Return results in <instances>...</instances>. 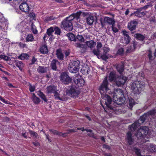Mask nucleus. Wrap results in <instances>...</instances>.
<instances>
[{
	"label": "nucleus",
	"instance_id": "18",
	"mask_svg": "<svg viewBox=\"0 0 156 156\" xmlns=\"http://www.w3.org/2000/svg\"><path fill=\"white\" fill-rule=\"evenodd\" d=\"M81 72L83 75H87L90 72L89 66L87 64H84L81 68Z\"/></svg>",
	"mask_w": 156,
	"mask_h": 156
},
{
	"label": "nucleus",
	"instance_id": "42",
	"mask_svg": "<svg viewBox=\"0 0 156 156\" xmlns=\"http://www.w3.org/2000/svg\"><path fill=\"white\" fill-rule=\"evenodd\" d=\"M49 131L55 135H58L59 136L62 135L63 136V134H62L61 133H58V131L56 130L49 129Z\"/></svg>",
	"mask_w": 156,
	"mask_h": 156
},
{
	"label": "nucleus",
	"instance_id": "1",
	"mask_svg": "<svg viewBox=\"0 0 156 156\" xmlns=\"http://www.w3.org/2000/svg\"><path fill=\"white\" fill-rule=\"evenodd\" d=\"M108 86V82L107 80V77L106 76L99 88L101 94L103 96L105 95L101 100V101L105 103L106 106L110 109H113V107L111 105L112 101L111 98L108 95L105 94L109 89Z\"/></svg>",
	"mask_w": 156,
	"mask_h": 156
},
{
	"label": "nucleus",
	"instance_id": "13",
	"mask_svg": "<svg viewBox=\"0 0 156 156\" xmlns=\"http://www.w3.org/2000/svg\"><path fill=\"white\" fill-rule=\"evenodd\" d=\"M54 32V30L53 27H51L50 28L48 29L46 34L44 35L43 37L44 40L45 41L46 38H47L46 40L48 39V38L47 37L48 36L50 37L49 40L52 39L53 36L52 33H53Z\"/></svg>",
	"mask_w": 156,
	"mask_h": 156
},
{
	"label": "nucleus",
	"instance_id": "64",
	"mask_svg": "<svg viewBox=\"0 0 156 156\" xmlns=\"http://www.w3.org/2000/svg\"><path fill=\"white\" fill-rule=\"evenodd\" d=\"M156 38V33H154L151 35V38L154 39Z\"/></svg>",
	"mask_w": 156,
	"mask_h": 156
},
{
	"label": "nucleus",
	"instance_id": "17",
	"mask_svg": "<svg viewBox=\"0 0 156 156\" xmlns=\"http://www.w3.org/2000/svg\"><path fill=\"white\" fill-rule=\"evenodd\" d=\"M146 13V11L145 10H143L141 8L137 9L136 11L134 12V15L135 16L140 17L145 15Z\"/></svg>",
	"mask_w": 156,
	"mask_h": 156
},
{
	"label": "nucleus",
	"instance_id": "54",
	"mask_svg": "<svg viewBox=\"0 0 156 156\" xmlns=\"http://www.w3.org/2000/svg\"><path fill=\"white\" fill-rule=\"evenodd\" d=\"M124 50L123 48H119L117 51V53L119 55H122L124 52Z\"/></svg>",
	"mask_w": 156,
	"mask_h": 156
},
{
	"label": "nucleus",
	"instance_id": "6",
	"mask_svg": "<svg viewBox=\"0 0 156 156\" xmlns=\"http://www.w3.org/2000/svg\"><path fill=\"white\" fill-rule=\"evenodd\" d=\"M155 114H156V111L155 109H152L149 111L147 113H144L140 117V119L138 120V122H140L142 124L148 118L150 115L152 116Z\"/></svg>",
	"mask_w": 156,
	"mask_h": 156
},
{
	"label": "nucleus",
	"instance_id": "58",
	"mask_svg": "<svg viewBox=\"0 0 156 156\" xmlns=\"http://www.w3.org/2000/svg\"><path fill=\"white\" fill-rule=\"evenodd\" d=\"M102 45L101 42H98L97 46V49L100 50V48L102 47Z\"/></svg>",
	"mask_w": 156,
	"mask_h": 156
},
{
	"label": "nucleus",
	"instance_id": "33",
	"mask_svg": "<svg viewBox=\"0 0 156 156\" xmlns=\"http://www.w3.org/2000/svg\"><path fill=\"white\" fill-rule=\"evenodd\" d=\"M86 44L87 46L91 49L94 47L96 45V43L93 41H87Z\"/></svg>",
	"mask_w": 156,
	"mask_h": 156
},
{
	"label": "nucleus",
	"instance_id": "4",
	"mask_svg": "<svg viewBox=\"0 0 156 156\" xmlns=\"http://www.w3.org/2000/svg\"><path fill=\"white\" fill-rule=\"evenodd\" d=\"M144 84L143 82L136 81L132 84L131 88L134 93L139 94L141 91V89L144 87Z\"/></svg>",
	"mask_w": 156,
	"mask_h": 156
},
{
	"label": "nucleus",
	"instance_id": "40",
	"mask_svg": "<svg viewBox=\"0 0 156 156\" xmlns=\"http://www.w3.org/2000/svg\"><path fill=\"white\" fill-rule=\"evenodd\" d=\"M146 55L148 56L150 61L152 60L153 56L152 55V52L150 50H149L147 52Z\"/></svg>",
	"mask_w": 156,
	"mask_h": 156
},
{
	"label": "nucleus",
	"instance_id": "36",
	"mask_svg": "<svg viewBox=\"0 0 156 156\" xmlns=\"http://www.w3.org/2000/svg\"><path fill=\"white\" fill-rule=\"evenodd\" d=\"M58 91V90H56L53 93L55 97V98L56 99L60 101H63L62 98L60 97V94L57 92V91Z\"/></svg>",
	"mask_w": 156,
	"mask_h": 156
},
{
	"label": "nucleus",
	"instance_id": "29",
	"mask_svg": "<svg viewBox=\"0 0 156 156\" xmlns=\"http://www.w3.org/2000/svg\"><path fill=\"white\" fill-rule=\"evenodd\" d=\"M116 68L118 71L121 74L124 70V65L123 63L121 64L117 65Z\"/></svg>",
	"mask_w": 156,
	"mask_h": 156
},
{
	"label": "nucleus",
	"instance_id": "60",
	"mask_svg": "<svg viewBox=\"0 0 156 156\" xmlns=\"http://www.w3.org/2000/svg\"><path fill=\"white\" fill-rule=\"evenodd\" d=\"M138 77H141L140 79H142V78H144V73L142 72H141L139 73L138 75Z\"/></svg>",
	"mask_w": 156,
	"mask_h": 156
},
{
	"label": "nucleus",
	"instance_id": "38",
	"mask_svg": "<svg viewBox=\"0 0 156 156\" xmlns=\"http://www.w3.org/2000/svg\"><path fill=\"white\" fill-rule=\"evenodd\" d=\"M80 62L79 60H77L76 61H73L71 62V64L73 66L76 68H78V69L80 68Z\"/></svg>",
	"mask_w": 156,
	"mask_h": 156
},
{
	"label": "nucleus",
	"instance_id": "5",
	"mask_svg": "<svg viewBox=\"0 0 156 156\" xmlns=\"http://www.w3.org/2000/svg\"><path fill=\"white\" fill-rule=\"evenodd\" d=\"M66 93L69 96L73 97L77 96L80 93L77 88L74 85L70 86L69 89L66 91Z\"/></svg>",
	"mask_w": 156,
	"mask_h": 156
},
{
	"label": "nucleus",
	"instance_id": "49",
	"mask_svg": "<svg viewBox=\"0 0 156 156\" xmlns=\"http://www.w3.org/2000/svg\"><path fill=\"white\" fill-rule=\"evenodd\" d=\"M108 54L103 53V54L101 55V57L102 59L106 60L108 58Z\"/></svg>",
	"mask_w": 156,
	"mask_h": 156
},
{
	"label": "nucleus",
	"instance_id": "52",
	"mask_svg": "<svg viewBox=\"0 0 156 156\" xmlns=\"http://www.w3.org/2000/svg\"><path fill=\"white\" fill-rule=\"evenodd\" d=\"M135 153L137 156H143L141 154L140 152V150L137 148H135Z\"/></svg>",
	"mask_w": 156,
	"mask_h": 156
},
{
	"label": "nucleus",
	"instance_id": "7",
	"mask_svg": "<svg viewBox=\"0 0 156 156\" xmlns=\"http://www.w3.org/2000/svg\"><path fill=\"white\" fill-rule=\"evenodd\" d=\"M60 80L64 84H68L71 81V79L66 73H63L60 76Z\"/></svg>",
	"mask_w": 156,
	"mask_h": 156
},
{
	"label": "nucleus",
	"instance_id": "8",
	"mask_svg": "<svg viewBox=\"0 0 156 156\" xmlns=\"http://www.w3.org/2000/svg\"><path fill=\"white\" fill-rule=\"evenodd\" d=\"M122 33L124 37L121 40V42L123 44H127L129 42L130 40L129 36V33L125 30H124L122 31Z\"/></svg>",
	"mask_w": 156,
	"mask_h": 156
},
{
	"label": "nucleus",
	"instance_id": "26",
	"mask_svg": "<svg viewBox=\"0 0 156 156\" xmlns=\"http://www.w3.org/2000/svg\"><path fill=\"white\" fill-rule=\"evenodd\" d=\"M59 63V62L57 60L54 59L51 62V68L52 69L54 70H56L57 67L56 64L57 63Z\"/></svg>",
	"mask_w": 156,
	"mask_h": 156
},
{
	"label": "nucleus",
	"instance_id": "51",
	"mask_svg": "<svg viewBox=\"0 0 156 156\" xmlns=\"http://www.w3.org/2000/svg\"><path fill=\"white\" fill-rule=\"evenodd\" d=\"M76 39V41H77V40H78L81 42H83L84 40V38L82 36L79 35L77 36Z\"/></svg>",
	"mask_w": 156,
	"mask_h": 156
},
{
	"label": "nucleus",
	"instance_id": "56",
	"mask_svg": "<svg viewBox=\"0 0 156 156\" xmlns=\"http://www.w3.org/2000/svg\"><path fill=\"white\" fill-rule=\"evenodd\" d=\"M114 24H113L112 25V30L113 32H114V33L117 32H118V30L117 28L114 27Z\"/></svg>",
	"mask_w": 156,
	"mask_h": 156
},
{
	"label": "nucleus",
	"instance_id": "30",
	"mask_svg": "<svg viewBox=\"0 0 156 156\" xmlns=\"http://www.w3.org/2000/svg\"><path fill=\"white\" fill-rule=\"evenodd\" d=\"M134 37L140 41H143L145 38L144 36L139 33L134 34Z\"/></svg>",
	"mask_w": 156,
	"mask_h": 156
},
{
	"label": "nucleus",
	"instance_id": "37",
	"mask_svg": "<svg viewBox=\"0 0 156 156\" xmlns=\"http://www.w3.org/2000/svg\"><path fill=\"white\" fill-rule=\"evenodd\" d=\"M16 66L18 67L19 69L21 70L22 69L23 67V64L21 61L16 60Z\"/></svg>",
	"mask_w": 156,
	"mask_h": 156
},
{
	"label": "nucleus",
	"instance_id": "3",
	"mask_svg": "<svg viewBox=\"0 0 156 156\" xmlns=\"http://www.w3.org/2000/svg\"><path fill=\"white\" fill-rule=\"evenodd\" d=\"M152 133H153V131L149 130L147 127L144 126L138 130L137 134L140 137H144V136L152 137L154 136V134H152Z\"/></svg>",
	"mask_w": 156,
	"mask_h": 156
},
{
	"label": "nucleus",
	"instance_id": "31",
	"mask_svg": "<svg viewBox=\"0 0 156 156\" xmlns=\"http://www.w3.org/2000/svg\"><path fill=\"white\" fill-rule=\"evenodd\" d=\"M37 94L45 102H47L48 99L43 92L40 91H38L37 92Z\"/></svg>",
	"mask_w": 156,
	"mask_h": 156
},
{
	"label": "nucleus",
	"instance_id": "27",
	"mask_svg": "<svg viewBox=\"0 0 156 156\" xmlns=\"http://www.w3.org/2000/svg\"><path fill=\"white\" fill-rule=\"evenodd\" d=\"M119 95L123 96V90L122 89L118 88L115 90L113 96H119Z\"/></svg>",
	"mask_w": 156,
	"mask_h": 156
},
{
	"label": "nucleus",
	"instance_id": "57",
	"mask_svg": "<svg viewBox=\"0 0 156 156\" xmlns=\"http://www.w3.org/2000/svg\"><path fill=\"white\" fill-rule=\"evenodd\" d=\"M150 147L151 148V152H155L156 151V145H151Z\"/></svg>",
	"mask_w": 156,
	"mask_h": 156
},
{
	"label": "nucleus",
	"instance_id": "44",
	"mask_svg": "<svg viewBox=\"0 0 156 156\" xmlns=\"http://www.w3.org/2000/svg\"><path fill=\"white\" fill-rule=\"evenodd\" d=\"M33 102L36 104H38L40 102V99L39 98L37 97H35L34 98H32Z\"/></svg>",
	"mask_w": 156,
	"mask_h": 156
},
{
	"label": "nucleus",
	"instance_id": "9",
	"mask_svg": "<svg viewBox=\"0 0 156 156\" xmlns=\"http://www.w3.org/2000/svg\"><path fill=\"white\" fill-rule=\"evenodd\" d=\"M127 79V78L126 76H120L116 78L115 80L116 85L118 87H119L124 85Z\"/></svg>",
	"mask_w": 156,
	"mask_h": 156
},
{
	"label": "nucleus",
	"instance_id": "48",
	"mask_svg": "<svg viewBox=\"0 0 156 156\" xmlns=\"http://www.w3.org/2000/svg\"><path fill=\"white\" fill-rule=\"evenodd\" d=\"M31 28L34 34H37V31L35 28V27L33 23H32L31 25Z\"/></svg>",
	"mask_w": 156,
	"mask_h": 156
},
{
	"label": "nucleus",
	"instance_id": "35",
	"mask_svg": "<svg viewBox=\"0 0 156 156\" xmlns=\"http://www.w3.org/2000/svg\"><path fill=\"white\" fill-rule=\"evenodd\" d=\"M68 39L72 41H76L75 35L72 33H69L67 34Z\"/></svg>",
	"mask_w": 156,
	"mask_h": 156
},
{
	"label": "nucleus",
	"instance_id": "10",
	"mask_svg": "<svg viewBox=\"0 0 156 156\" xmlns=\"http://www.w3.org/2000/svg\"><path fill=\"white\" fill-rule=\"evenodd\" d=\"M137 24L138 22L135 20H131L129 22L128 24V28L130 31H133L135 32V30Z\"/></svg>",
	"mask_w": 156,
	"mask_h": 156
},
{
	"label": "nucleus",
	"instance_id": "23",
	"mask_svg": "<svg viewBox=\"0 0 156 156\" xmlns=\"http://www.w3.org/2000/svg\"><path fill=\"white\" fill-rule=\"evenodd\" d=\"M69 70L72 73H76L78 71V68H76L71 64H70V66L69 67Z\"/></svg>",
	"mask_w": 156,
	"mask_h": 156
},
{
	"label": "nucleus",
	"instance_id": "47",
	"mask_svg": "<svg viewBox=\"0 0 156 156\" xmlns=\"http://www.w3.org/2000/svg\"><path fill=\"white\" fill-rule=\"evenodd\" d=\"M135 44H133V48L131 46H130V47H129L126 50V51L127 53H130L133 51L135 48Z\"/></svg>",
	"mask_w": 156,
	"mask_h": 156
},
{
	"label": "nucleus",
	"instance_id": "19",
	"mask_svg": "<svg viewBox=\"0 0 156 156\" xmlns=\"http://www.w3.org/2000/svg\"><path fill=\"white\" fill-rule=\"evenodd\" d=\"M126 139L129 145H131L133 143L134 140L132 137V134L130 132H128L127 133Z\"/></svg>",
	"mask_w": 156,
	"mask_h": 156
},
{
	"label": "nucleus",
	"instance_id": "32",
	"mask_svg": "<svg viewBox=\"0 0 156 156\" xmlns=\"http://www.w3.org/2000/svg\"><path fill=\"white\" fill-rule=\"evenodd\" d=\"M81 13V12H77L76 13L71 14L69 16H71L73 17L72 18H73V20L75 19H76L77 20L80 18Z\"/></svg>",
	"mask_w": 156,
	"mask_h": 156
},
{
	"label": "nucleus",
	"instance_id": "14",
	"mask_svg": "<svg viewBox=\"0 0 156 156\" xmlns=\"http://www.w3.org/2000/svg\"><path fill=\"white\" fill-rule=\"evenodd\" d=\"M74 81L76 84L79 87L82 86L84 83V80L80 76L75 77L74 78Z\"/></svg>",
	"mask_w": 156,
	"mask_h": 156
},
{
	"label": "nucleus",
	"instance_id": "59",
	"mask_svg": "<svg viewBox=\"0 0 156 156\" xmlns=\"http://www.w3.org/2000/svg\"><path fill=\"white\" fill-rule=\"evenodd\" d=\"M29 16L30 18H32L33 19H34L35 16L34 13L32 12H30L29 13Z\"/></svg>",
	"mask_w": 156,
	"mask_h": 156
},
{
	"label": "nucleus",
	"instance_id": "11",
	"mask_svg": "<svg viewBox=\"0 0 156 156\" xmlns=\"http://www.w3.org/2000/svg\"><path fill=\"white\" fill-rule=\"evenodd\" d=\"M115 22L114 20L107 17H105L103 20H101V25L103 27L105 25V23H107L110 25H112L114 24Z\"/></svg>",
	"mask_w": 156,
	"mask_h": 156
},
{
	"label": "nucleus",
	"instance_id": "20",
	"mask_svg": "<svg viewBox=\"0 0 156 156\" xmlns=\"http://www.w3.org/2000/svg\"><path fill=\"white\" fill-rule=\"evenodd\" d=\"M141 124L140 122H138V120H137L132 125H130L129 127L131 131H134L137 127L140 126Z\"/></svg>",
	"mask_w": 156,
	"mask_h": 156
},
{
	"label": "nucleus",
	"instance_id": "55",
	"mask_svg": "<svg viewBox=\"0 0 156 156\" xmlns=\"http://www.w3.org/2000/svg\"><path fill=\"white\" fill-rule=\"evenodd\" d=\"M29 90L30 92H33L35 90V87L34 86H32L30 84L29 87Z\"/></svg>",
	"mask_w": 156,
	"mask_h": 156
},
{
	"label": "nucleus",
	"instance_id": "62",
	"mask_svg": "<svg viewBox=\"0 0 156 156\" xmlns=\"http://www.w3.org/2000/svg\"><path fill=\"white\" fill-rule=\"evenodd\" d=\"M70 53V51L69 50L66 51L65 53L66 57H67L69 55Z\"/></svg>",
	"mask_w": 156,
	"mask_h": 156
},
{
	"label": "nucleus",
	"instance_id": "53",
	"mask_svg": "<svg viewBox=\"0 0 156 156\" xmlns=\"http://www.w3.org/2000/svg\"><path fill=\"white\" fill-rule=\"evenodd\" d=\"M75 46L77 48H83L84 46L83 44H80V43H75L74 44Z\"/></svg>",
	"mask_w": 156,
	"mask_h": 156
},
{
	"label": "nucleus",
	"instance_id": "12",
	"mask_svg": "<svg viewBox=\"0 0 156 156\" xmlns=\"http://www.w3.org/2000/svg\"><path fill=\"white\" fill-rule=\"evenodd\" d=\"M84 16H86V22L87 24L89 25H91L94 22V17L91 15H90L87 12H85L83 13Z\"/></svg>",
	"mask_w": 156,
	"mask_h": 156
},
{
	"label": "nucleus",
	"instance_id": "45",
	"mask_svg": "<svg viewBox=\"0 0 156 156\" xmlns=\"http://www.w3.org/2000/svg\"><path fill=\"white\" fill-rule=\"evenodd\" d=\"M103 53L107 54V53L110 51V49L107 45H105L103 48Z\"/></svg>",
	"mask_w": 156,
	"mask_h": 156
},
{
	"label": "nucleus",
	"instance_id": "2",
	"mask_svg": "<svg viewBox=\"0 0 156 156\" xmlns=\"http://www.w3.org/2000/svg\"><path fill=\"white\" fill-rule=\"evenodd\" d=\"M71 16H69L64 19L61 22V25L65 30L71 31L73 29L72 21L73 18Z\"/></svg>",
	"mask_w": 156,
	"mask_h": 156
},
{
	"label": "nucleus",
	"instance_id": "15",
	"mask_svg": "<svg viewBox=\"0 0 156 156\" xmlns=\"http://www.w3.org/2000/svg\"><path fill=\"white\" fill-rule=\"evenodd\" d=\"M20 9L23 12H27L30 10L29 6L26 2L22 3L19 6Z\"/></svg>",
	"mask_w": 156,
	"mask_h": 156
},
{
	"label": "nucleus",
	"instance_id": "50",
	"mask_svg": "<svg viewBox=\"0 0 156 156\" xmlns=\"http://www.w3.org/2000/svg\"><path fill=\"white\" fill-rule=\"evenodd\" d=\"M92 52L94 55L98 56L100 54V50H98V49H94L93 50Z\"/></svg>",
	"mask_w": 156,
	"mask_h": 156
},
{
	"label": "nucleus",
	"instance_id": "61",
	"mask_svg": "<svg viewBox=\"0 0 156 156\" xmlns=\"http://www.w3.org/2000/svg\"><path fill=\"white\" fill-rule=\"evenodd\" d=\"M150 6H151L150 5H147L144 6L142 7H141V9H143V10H145V9H146L150 7Z\"/></svg>",
	"mask_w": 156,
	"mask_h": 156
},
{
	"label": "nucleus",
	"instance_id": "24",
	"mask_svg": "<svg viewBox=\"0 0 156 156\" xmlns=\"http://www.w3.org/2000/svg\"><path fill=\"white\" fill-rule=\"evenodd\" d=\"M47 89L48 93H53L57 90L55 86L51 85L48 87Z\"/></svg>",
	"mask_w": 156,
	"mask_h": 156
},
{
	"label": "nucleus",
	"instance_id": "43",
	"mask_svg": "<svg viewBox=\"0 0 156 156\" xmlns=\"http://www.w3.org/2000/svg\"><path fill=\"white\" fill-rule=\"evenodd\" d=\"M34 38L31 34H28L26 38V40L27 41H32L34 40Z\"/></svg>",
	"mask_w": 156,
	"mask_h": 156
},
{
	"label": "nucleus",
	"instance_id": "63",
	"mask_svg": "<svg viewBox=\"0 0 156 156\" xmlns=\"http://www.w3.org/2000/svg\"><path fill=\"white\" fill-rule=\"evenodd\" d=\"M77 132L76 129H69L68 130V132L69 133H71V132Z\"/></svg>",
	"mask_w": 156,
	"mask_h": 156
},
{
	"label": "nucleus",
	"instance_id": "22",
	"mask_svg": "<svg viewBox=\"0 0 156 156\" xmlns=\"http://www.w3.org/2000/svg\"><path fill=\"white\" fill-rule=\"evenodd\" d=\"M40 51L42 54H47L48 51L47 46L44 44L41 46L40 48Z\"/></svg>",
	"mask_w": 156,
	"mask_h": 156
},
{
	"label": "nucleus",
	"instance_id": "25",
	"mask_svg": "<svg viewBox=\"0 0 156 156\" xmlns=\"http://www.w3.org/2000/svg\"><path fill=\"white\" fill-rule=\"evenodd\" d=\"M47 67H44L42 66H39L37 69V72L40 73H44L47 72L48 70Z\"/></svg>",
	"mask_w": 156,
	"mask_h": 156
},
{
	"label": "nucleus",
	"instance_id": "16",
	"mask_svg": "<svg viewBox=\"0 0 156 156\" xmlns=\"http://www.w3.org/2000/svg\"><path fill=\"white\" fill-rule=\"evenodd\" d=\"M113 99L114 103L119 105L123 103L125 101L124 99L121 96H113Z\"/></svg>",
	"mask_w": 156,
	"mask_h": 156
},
{
	"label": "nucleus",
	"instance_id": "34",
	"mask_svg": "<svg viewBox=\"0 0 156 156\" xmlns=\"http://www.w3.org/2000/svg\"><path fill=\"white\" fill-rule=\"evenodd\" d=\"M29 57V55L27 54L24 53L20 55L18 57V58L20 59L23 60L28 59Z\"/></svg>",
	"mask_w": 156,
	"mask_h": 156
},
{
	"label": "nucleus",
	"instance_id": "28",
	"mask_svg": "<svg viewBox=\"0 0 156 156\" xmlns=\"http://www.w3.org/2000/svg\"><path fill=\"white\" fill-rule=\"evenodd\" d=\"M116 79L115 72L112 71L111 72L109 76V80L110 81H112L114 80H115Z\"/></svg>",
	"mask_w": 156,
	"mask_h": 156
},
{
	"label": "nucleus",
	"instance_id": "41",
	"mask_svg": "<svg viewBox=\"0 0 156 156\" xmlns=\"http://www.w3.org/2000/svg\"><path fill=\"white\" fill-rule=\"evenodd\" d=\"M29 132L31 136L36 138H37L38 136L36 132L32 130H29Z\"/></svg>",
	"mask_w": 156,
	"mask_h": 156
},
{
	"label": "nucleus",
	"instance_id": "39",
	"mask_svg": "<svg viewBox=\"0 0 156 156\" xmlns=\"http://www.w3.org/2000/svg\"><path fill=\"white\" fill-rule=\"evenodd\" d=\"M129 103L130 108H132L133 106L135 105L134 100L131 98H129Z\"/></svg>",
	"mask_w": 156,
	"mask_h": 156
},
{
	"label": "nucleus",
	"instance_id": "46",
	"mask_svg": "<svg viewBox=\"0 0 156 156\" xmlns=\"http://www.w3.org/2000/svg\"><path fill=\"white\" fill-rule=\"evenodd\" d=\"M55 31V34L57 35H60L61 33L60 29L58 27H55L54 30Z\"/></svg>",
	"mask_w": 156,
	"mask_h": 156
},
{
	"label": "nucleus",
	"instance_id": "21",
	"mask_svg": "<svg viewBox=\"0 0 156 156\" xmlns=\"http://www.w3.org/2000/svg\"><path fill=\"white\" fill-rule=\"evenodd\" d=\"M56 55L58 58L60 60H62L64 58V55L62 53L61 49H58L56 51Z\"/></svg>",
	"mask_w": 156,
	"mask_h": 156
}]
</instances>
